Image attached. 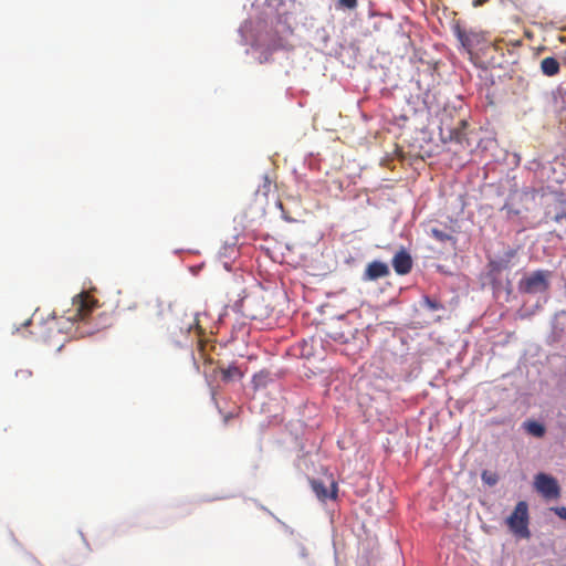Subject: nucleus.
Returning a JSON list of instances; mask_svg holds the SVG:
<instances>
[{"mask_svg": "<svg viewBox=\"0 0 566 566\" xmlns=\"http://www.w3.org/2000/svg\"><path fill=\"white\" fill-rule=\"evenodd\" d=\"M552 510L558 517L566 521V507L565 506H557V507H553Z\"/></svg>", "mask_w": 566, "mask_h": 566, "instance_id": "obj_19", "label": "nucleus"}, {"mask_svg": "<svg viewBox=\"0 0 566 566\" xmlns=\"http://www.w3.org/2000/svg\"><path fill=\"white\" fill-rule=\"evenodd\" d=\"M489 0H473V7L478 8L486 3Z\"/></svg>", "mask_w": 566, "mask_h": 566, "instance_id": "obj_20", "label": "nucleus"}, {"mask_svg": "<svg viewBox=\"0 0 566 566\" xmlns=\"http://www.w3.org/2000/svg\"><path fill=\"white\" fill-rule=\"evenodd\" d=\"M431 233H432L433 238H436L438 241H441V242H444V241L451 239V237L449 234H447L446 232H443L439 229H436V228H433L431 230Z\"/></svg>", "mask_w": 566, "mask_h": 566, "instance_id": "obj_16", "label": "nucleus"}, {"mask_svg": "<svg viewBox=\"0 0 566 566\" xmlns=\"http://www.w3.org/2000/svg\"><path fill=\"white\" fill-rule=\"evenodd\" d=\"M343 322L338 321L336 324L332 325L329 327V331L327 332V336L332 339L339 342V343H347L350 336V332L342 329Z\"/></svg>", "mask_w": 566, "mask_h": 566, "instance_id": "obj_11", "label": "nucleus"}, {"mask_svg": "<svg viewBox=\"0 0 566 566\" xmlns=\"http://www.w3.org/2000/svg\"><path fill=\"white\" fill-rule=\"evenodd\" d=\"M534 486L545 499H558L560 496L557 480L546 473L535 475Z\"/></svg>", "mask_w": 566, "mask_h": 566, "instance_id": "obj_5", "label": "nucleus"}, {"mask_svg": "<svg viewBox=\"0 0 566 566\" xmlns=\"http://www.w3.org/2000/svg\"><path fill=\"white\" fill-rule=\"evenodd\" d=\"M551 277L552 272L548 270H537L526 274L517 284L518 292L523 294L545 293L549 289Z\"/></svg>", "mask_w": 566, "mask_h": 566, "instance_id": "obj_2", "label": "nucleus"}, {"mask_svg": "<svg viewBox=\"0 0 566 566\" xmlns=\"http://www.w3.org/2000/svg\"><path fill=\"white\" fill-rule=\"evenodd\" d=\"M454 139L457 142H461V134L460 133H455Z\"/></svg>", "mask_w": 566, "mask_h": 566, "instance_id": "obj_23", "label": "nucleus"}, {"mask_svg": "<svg viewBox=\"0 0 566 566\" xmlns=\"http://www.w3.org/2000/svg\"><path fill=\"white\" fill-rule=\"evenodd\" d=\"M510 531L523 538L530 537L528 530V506L524 501H520L512 514L506 518Z\"/></svg>", "mask_w": 566, "mask_h": 566, "instance_id": "obj_3", "label": "nucleus"}, {"mask_svg": "<svg viewBox=\"0 0 566 566\" xmlns=\"http://www.w3.org/2000/svg\"><path fill=\"white\" fill-rule=\"evenodd\" d=\"M488 484L492 485L496 482L495 479H492V478H489L488 480H485Z\"/></svg>", "mask_w": 566, "mask_h": 566, "instance_id": "obj_22", "label": "nucleus"}, {"mask_svg": "<svg viewBox=\"0 0 566 566\" xmlns=\"http://www.w3.org/2000/svg\"><path fill=\"white\" fill-rule=\"evenodd\" d=\"M311 486L317 499L323 502L327 499L335 500L337 496V484L334 481L331 482L329 491L323 481L315 479L311 481Z\"/></svg>", "mask_w": 566, "mask_h": 566, "instance_id": "obj_8", "label": "nucleus"}, {"mask_svg": "<svg viewBox=\"0 0 566 566\" xmlns=\"http://www.w3.org/2000/svg\"><path fill=\"white\" fill-rule=\"evenodd\" d=\"M424 302L427 304V306L432 310V311H437L439 308H441V305L437 302V301H432L431 298L429 297H426L424 298Z\"/></svg>", "mask_w": 566, "mask_h": 566, "instance_id": "obj_18", "label": "nucleus"}, {"mask_svg": "<svg viewBox=\"0 0 566 566\" xmlns=\"http://www.w3.org/2000/svg\"><path fill=\"white\" fill-rule=\"evenodd\" d=\"M523 427L525 428V430L527 431V433L536 437V438H542L544 434H545V427L544 424L537 422V421H534V420H528V421H525L523 423Z\"/></svg>", "mask_w": 566, "mask_h": 566, "instance_id": "obj_13", "label": "nucleus"}, {"mask_svg": "<svg viewBox=\"0 0 566 566\" xmlns=\"http://www.w3.org/2000/svg\"><path fill=\"white\" fill-rule=\"evenodd\" d=\"M338 3L346 9H355L357 7V0H338Z\"/></svg>", "mask_w": 566, "mask_h": 566, "instance_id": "obj_17", "label": "nucleus"}, {"mask_svg": "<svg viewBox=\"0 0 566 566\" xmlns=\"http://www.w3.org/2000/svg\"><path fill=\"white\" fill-rule=\"evenodd\" d=\"M221 378L226 382L233 381L235 379H241L243 377V373L235 365H230L227 368H221Z\"/></svg>", "mask_w": 566, "mask_h": 566, "instance_id": "obj_12", "label": "nucleus"}, {"mask_svg": "<svg viewBox=\"0 0 566 566\" xmlns=\"http://www.w3.org/2000/svg\"><path fill=\"white\" fill-rule=\"evenodd\" d=\"M113 325V317L107 312H102L97 315L95 318V323L92 327L86 328L83 331L84 334L92 335L96 332L106 329Z\"/></svg>", "mask_w": 566, "mask_h": 566, "instance_id": "obj_9", "label": "nucleus"}, {"mask_svg": "<svg viewBox=\"0 0 566 566\" xmlns=\"http://www.w3.org/2000/svg\"><path fill=\"white\" fill-rule=\"evenodd\" d=\"M202 334V328L199 325V319L197 314H185V318L179 326H175L171 331L172 340L177 345H184L185 342L180 336H184L186 339L188 336L199 337Z\"/></svg>", "mask_w": 566, "mask_h": 566, "instance_id": "obj_4", "label": "nucleus"}, {"mask_svg": "<svg viewBox=\"0 0 566 566\" xmlns=\"http://www.w3.org/2000/svg\"><path fill=\"white\" fill-rule=\"evenodd\" d=\"M559 70H560V64L553 56L544 57L541 61V71L546 76H549V77L555 76L559 73Z\"/></svg>", "mask_w": 566, "mask_h": 566, "instance_id": "obj_10", "label": "nucleus"}, {"mask_svg": "<svg viewBox=\"0 0 566 566\" xmlns=\"http://www.w3.org/2000/svg\"><path fill=\"white\" fill-rule=\"evenodd\" d=\"M458 38L462 44L463 48H465L468 51H471L472 48H473V42H472V35L471 34H467L464 31H461L459 30L458 31Z\"/></svg>", "mask_w": 566, "mask_h": 566, "instance_id": "obj_14", "label": "nucleus"}, {"mask_svg": "<svg viewBox=\"0 0 566 566\" xmlns=\"http://www.w3.org/2000/svg\"><path fill=\"white\" fill-rule=\"evenodd\" d=\"M258 379H259V376H258V375H255V376L253 377V382H256V381H258Z\"/></svg>", "mask_w": 566, "mask_h": 566, "instance_id": "obj_25", "label": "nucleus"}, {"mask_svg": "<svg viewBox=\"0 0 566 566\" xmlns=\"http://www.w3.org/2000/svg\"><path fill=\"white\" fill-rule=\"evenodd\" d=\"M281 48H284V45H283V44H275V45H273V49H274V50H276V49H281Z\"/></svg>", "mask_w": 566, "mask_h": 566, "instance_id": "obj_24", "label": "nucleus"}, {"mask_svg": "<svg viewBox=\"0 0 566 566\" xmlns=\"http://www.w3.org/2000/svg\"><path fill=\"white\" fill-rule=\"evenodd\" d=\"M300 554L304 558H306L308 556V552L303 545H301V547H300Z\"/></svg>", "mask_w": 566, "mask_h": 566, "instance_id": "obj_21", "label": "nucleus"}, {"mask_svg": "<svg viewBox=\"0 0 566 566\" xmlns=\"http://www.w3.org/2000/svg\"><path fill=\"white\" fill-rule=\"evenodd\" d=\"M389 273V268L385 262L373 261L367 264L365 272L363 274V280L376 281L378 279L388 276Z\"/></svg>", "mask_w": 566, "mask_h": 566, "instance_id": "obj_6", "label": "nucleus"}, {"mask_svg": "<svg viewBox=\"0 0 566 566\" xmlns=\"http://www.w3.org/2000/svg\"><path fill=\"white\" fill-rule=\"evenodd\" d=\"M32 325V317L25 319L19 327L15 328L14 333L20 334L22 337L30 336L32 332L29 329Z\"/></svg>", "mask_w": 566, "mask_h": 566, "instance_id": "obj_15", "label": "nucleus"}, {"mask_svg": "<svg viewBox=\"0 0 566 566\" xmlns=\"http://www.w3.org/2000/svg\"><path fill=\"white\" fill-rule=\"evenodd\" d=\"M99 307L98 300L95 298L90 292L82 291L72 298L71 307L64 312V315L56 318L53 317L40 326V336L43 344L48 348L61 350L65 342L63 333L64 324H73L82 322L87 324L88 317L92 313Z\"/></svg>", "mask_w": 566, "mask_h": 566, "instance_id": "obj_1", "label": "nucleus"}, {"mask_svg": "<svg viewBox=\"0 0 566 566\" xmlns=\"http://www.w3.org/2000/svg\"><path fill=\"white\" fill-rule=\"evenodd\" d=\"M392 266L397 274H408L412 269V259L410 254L405 249L398 251L392 258Z\"/></svg>", "mask_w": 566, "mask_h": 566, "instance_id": "obj_7", "label": "nucleus"}]
</instances>
